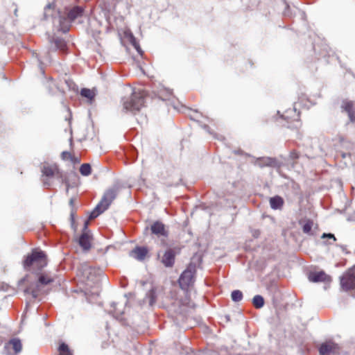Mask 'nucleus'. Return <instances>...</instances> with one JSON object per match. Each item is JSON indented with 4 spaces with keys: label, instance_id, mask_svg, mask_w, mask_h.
Here are the masks:
<instances>
[{
    "label": "nucleus",
    "instance_id": "nucleus-38",
    "mask_svg": "<svg viewBox=\"0 0 355 355\" xmlns=\"http://www.w3.org/2000/svg\"><path fill=\"white\" fill-rule=\"evenodd\" d=\"M73 199H71V200H70V204H71V205H72V204H73Z\"/></svg>",
    "mask_w": 355,
    "mask_h": 355
},
{
    "label": "nucleus",
    "instance_id": "nucleus-4",
    "mask_svg": "<svg viewBox=\"0 0 355 355\" xmlns=\"http://www.w3.org/2000/svg\"><path fill=\"white\" fill-rule=\"evenodd\" d=\"M42 182L46 187L51 186V183L49 180L50 178L56 176L60 179L62 183H65L67 185V191H68L69 184L66 180L63 178L62 172L60 171L58 166L55 164L44 163L42 167Z\"/></svg>",
    "mask_w": 355,
    "mask_h": 355
},
{
    "label": "nucleus",
    "instance_id": "nucleus-7",
    "mask_svg": "<svg viewBox=\"0 0 355 355\" xmlns=\"http://www.w3.org/2000/svg\"><path fill=\"white\" fill-rule=\"evenodd\" d=\"M340 284L345 290L355 288V266L341 277Z\"/></svg>",
    "mask_w": 355,
    "mask_h": 355
},
{
    "label": "nucleus",
    "instance_id": "nucleus-31",
    "mask_svg": "<svg viewBox=\"0 0 355 355\" xmlns=\"http://www.w3.org/2000/svg\"><path fill=\"white\" fill-rule=\"evenodd\" d=\"M322 238H324V237H329V238H330V239H333V240H334V241H336V238H335L334 235V234H325V233H324V234H323V235H322Z\"/></svg>",
    "mask_w": 355,
    "mask_h": 355
},
{
    "label": "nucleus",
    "instance_id": "nucleus-3",
    "mask_svg": "<svg viewBox=\"0 0 355 355\" xmlns=\"http://www.w3.org/2000/svg\"><path fill=\"white\" fill-rule=\"evenodd\" d=\"M144 92L134 91L132 95L123 102V108L126 112L135 114L144 106Z\"/></svg>",
    "mask_w": 355,
    "mask_h": 355
},
{
    "label": "nucleus",
    "instance_id": "nucleus-26",
    "mask_svg": "<svg viewBox=\"0 0 355 355\" xmlns=\"http://www.w3.org/2000/svg\"><path fill=\"white\" fill-rule=\"evenodd\" d=\"M80 173L84 175L87 176L91 173V166L89 164H83L80 168Z\"/></svg>",
    "mask_w": 355,
    "mask_h": 355
},
{
    "label": "nucleus",
    "instance_id": "nucleus-8",
    "mask_svg": "<svg viewBox=\"0 0 355 355\" xmlns=\"http://www.w3.org/2000/svg\"><path fill=\"white\" fill-rule=\"evenodd\" d=\"M89 220H85L83 227V233L79 238V245L84 250H88L91 248L92 236L87 230Z\"/></svg>",
    "mask_w": 355,
    "mask_h": 355
},
{
    "label": "nucleus",
    "instance_id": "nucleus-1",
    "mask_svg": "<svg viewBox=\"0 0 355 355\" xmlns=\"http://www.w3.org/2000/svg\"><path fill=\"white\" fill-rule=\"evenodd\" d=\"M47 264L45 254L38 250H33L31 254H28L24 261V267L26 270H41Z\"/></svg>",
    "mask_w": 355,
    "mask_h": 355
},
{
    "label": "nucleus",
    "instance_id": "nucleus-2",
    "mask_svg": "<svg viewBox=\"0 0 355 355\" xmlns=\"http://www.w3.org/2000/svg\"><path fill=\"white\" fill-rule=\"evenodd\" d=\"M54 280L53 277L47 273L39 275L37 280L26 288L25 293L31 294L33 298L45 292V288Z\"/></svg>",
    "mask_w": 355,
    "mask_h": 355
},
{
    "label": "nucleus",
    "instance_id": "nucleus-24",
    "mask_svg": "<svg viewBox=\"0 0 355 355\" xmlns=\"http://www.w3.org/2000/svg\"><path fill=\"white\" fill-rule=\"evenodd\" d=\"M80 94L90 101L95 96V92L94 90L86 88L82 89Z\"/></svg>",
    "mask_w": 355,
    "mask_h": 355
},
{
    "label": "nucleus",
    "instance_id": "nucleus-29",
    "mask_svg": "<svg viewBox=\"0 0 355 355\" xmlns=\"http://www.w3.org/2000/svg\"><path fill=\"white\" fill-rule=\"evenodd\" d=\"M312 226L313 222L309 220H306L302 226L303 232L306 234L309 233L312 229Z\"/></svg>",
    "mask_w": 355,
    "mask_h": 355
},
{
    "label": "nucleus",
    "instance_id": "nucleus-14",
    "mask_svg": "<svg viewBox=\"0 0 355 355\" xmlns=\"http://www.w3.org/2000/svg\"><path fill=\"white\" fill-rule=\"evenodd\" d=\"M151 231L153 234H156L157 236H167V232L165 230L164 225L159 222L156 221L151 225Z\"/></svg>",
    "mask_w": 355,
    "mask_h": 355
},
{
    "label": "nucleus",
    "instance_id": "nucleus-10",
    "mask_svg": "<svg viewBox=\"0 0 355 355\" xmlns=\"http://www.w3.org/2000/svg\"><path fill=\"white\" fill-rule=\"evenodd\" d=\"M341 108L343 112H345L347 114L350 121H355V108L352 101L348 100L343 101Z\"/></svg>",
    "mask_w": 355,
    "mask_h": 355
},
{
    "label": "nucleus",
    "instance_id": "nucleus-12",
    "mask_svg": "<svg viewBox=\"0 0 355 355\" xmlns=\"http://www.w3.org/2000/svg\"><path fill=\"white\" fill-rule=\"evenodd\" d=\"M22 345L20 340L18 338H12L11 339L6 345H5V349L8 351L12 349L15 354L19 353L21 351ZM11 352H8V354H10Z\"/></svg>",
    "mask_w": 355,
    "mask_h": 355
},
{
    "label": "nucleus",
    "instance_id": "nucleus-22",
    "mask_svg": "<svg viewBox=\"0 0 355 355\" xmlns=\"http://www.w3.org/2000/svg\"><path fill=\"white\" fill-rule=\"evenodd\" d=\"M172 92L171 89L162 87L158 92V96L163 101H166L168 98V97L171 95Z\"/></svg>",
    "mask_w": 355,
    "mask_h": 355
},
{
    "label": "nucleus",
    "instance_id": "nucleus-21",
    "mask_svg": "<svg viewBox=\"0 0 355 355\" xmlns=\"http://www.w3.org/2000/svg\"><path fill=\"white\" fill-rule=\"evenodd\" d=\"M112 306L114 308L113 314L114 317L116 318H120V317L124 313V307L123 305H119L116 303H112Z\"/></svg>",
    "mask_w": 355,
    "mask_h": 355
},
{
    "label": "nucleus",
    "instance_id": "nucleus-5",
    "mask_svg": "<svg viewBox=\"0 0 355 355\" xmlns=\"http://www.w3.org/2000/svg\"><path fill=\"white\" fill-rule=\"evenodd\" d=\"M116 192L114 189L107 190L103 195L101 202L96 206L94 209L90 213L89 219L92 220L98 217L104 212L110 205L112 200L115 198Z\"/></svg>",
    "mask_w": 355,
    "mask_h": 355
},
{
    "label": "nucleus",
    "instance_id": "nucleus-6",
    "mask_svg": "<svg viewBox=\"0 0 355 355\" xmlns=\"http://www.w3.org/2000/svg\"><path fill=\"white\" fill-rule=\"evenodd\" d=\"M196 266L191 263L182 273L179 279V284L182 289H187L193 284Z\"/></svg>",
    "mask_w": 355,
    "mask_h": 355
},
{
    "label": "nucleus",
    "instance_id": "nucleus-37",
    "mask_svg": "<svg viewBox=\"0 0 355 355\" xmlns=\"http://www.w3.org/2000/svg\"><path fill=\"white\" fill-rule=\"evenodd\" d=\"M347 155V154H346V153H342V157L343 158H345Z\"/></svg>",
    "mask_w": 355,
    "mask_h": 355
},
{
    "label": "nucleus",
    "instance_id": "nucleus-9",
    "mask_svg": "<svg viewBox=\"0 0 355 355\" xmlns=\"http://www.w3.org/2000/svg\"><path fill=\"white\" fill-rule=\"evenodd\" d=\"M309 279L310 282H330L331 280L330 276L327 275L323 271L311 272L309 274Z\"/></svg>",
    "mask_w": 355,
    "mask_h": 355
},
{
    "label": "nucleus",
    "instance_id": "nucleus-30",
    "mask_svg": "<svg viewBox=\"0 0 355 355\" xmlns=\"http://www.w3.org/2000/svg\"><path fill=\"white\" fill-rule=\"evenodd\" d=\"M191 119H193V120H196V121H198L199 114L197 112H193V114L191 115Z\"/></svg>",
    "mask_w": 355,
    "mask_h": 355
},
{
    "label": "nucleus",
    "instance_id": "nucleus-18",
    "mask_svg": "<svg viewBox=\"0 0 355 355\" xmlns=\"http://www.w3.org/2000/svg\"><path fill=\"white\" fill-rule=\"evenodd\" d=\"M257 164L260 167L263 166H276V161L270 157H263L258 159Z\"/></svg>",
    "mask_w": 355,
    "mask_h": 355
},
{
    "label": "nucleus",
    "instance_id": "nucleus-34",
    "mask_svg": "<svg viewBox=\"0 0 355 355\" xmlns=\"http://www.w3.org/2000/svg\"><path fill=\"white\" fill-rule=\"evenodd\" d=\"M290 156L292 159L298 158V154L296 152H291Z\"/></svg>",
    "mask_w": 355,
    "mask_h": 355
},
{
    "label": "nucleus",
    "instance_id": "nucleus-13",
    "mask_svg": "<svg viewBox=\"0 0 355 355\" xmlns=\"http://www.w3.org/2000/svg\"><path fill=\"white\" fill-rule=\"evenodd\" d=\"M338 348L337 345L331 342L324 343L321 345L319 352L320 355H331Z\"/></svg>",
    "mask_w": 355,
    "mask_h": 355
},
{
    "label": "nucleus",
    "instance_id": "nucleus-20",
    "mask_svg": "<svg viewBox=\"0 0 355 355\" xmlns=\"http://www.w3.org/2000/svg\"><path fill=\"white\" fill-rule=\"evenodd\" d=\"M284 203L283 199L279 196H275L270 199V205L272 209H280Z\"/></svg>",
    "mask_w": 355,
    "mask_h": 355
},
{
    "label": "nucleus",
    "instance_id": "nucleus-16",
    "mask_svg": "<svg viewBox=\"0 0 355 355\" xmlns=\"http://www.w3.org/2000/svg\"><path fill=\"white\" fill-rule=\"evenodd\" d=\"M83 11L84 10L82 7L75 6L69 11L67 14L68 18L70 19V21H73L76 19H78L83 16Z\"/></svg>",
    "mask_w": 355,
    "mask_h": 355
},
{
    "label": "nucleus",
    "instance_id": "nucleus-23",
    "mask_svg": "<svg viewBox=\"0 0 355 355\" xmlns=\"http://www.w3.org/2000/svg\"><path fill=\"white\" fill-rule=\"evenodd\" d=\"M252 303L257 309H260L263 307L264 304L263 297L259 295H257L253 297Z\"/></svg>",
    "mask_w": 355,
    "mask_h": 355
},
{
    "label": "nucleus",
    "instance_id": "nucleus-28",
    "mask_svg": "<svg viewBox=\"0 0 355 355\" xmlns=\"http://www.w3.org/2000/svg\"><path fill=\"white\" fill-rule=\"evenodd\" d=\"M146 297L149 300V304L153 306L156 300L155 291L152 288L146 295Z\"/></svg>",
    "mask_w": 355,
    "mask_h": 355
},
{
    "label": "nucleus",
    "instance_id": "nucleus-11",
    "mask_svg": "<svg viewBox=\"0 0 355 355\" xmlns=\"http://www.w3.org/2000/svg\"><path fill=\"white\" fill-rule=\"evenodd\" d=\"M175 254L173 250L168 249L165 251L161 258V262L165 267H172L175 262Z\"/></svg>",
    "mask_w": 355,
    "mask_h": 355
},
{
    "label": "nucleus",
    "instance_id": "nucleus-17",
    "mask_svg": "<svg viewBox=\"0 0 355 355\" xmlns=\"http://www.w3.org/2000/svg\"><path fill=\"white\" fill-rule=\"evenodd\" d=\"M58 20L60 26V30L63 33L67 32L69 29L70 23L72 22V21H70L68 17L66 18L63 16H59Z\"/></svg>",
    "mask_w": 355,
    "mask_h": 355
},
{
    "label": "nucleus",
    "instance_id": "nucleus-36",
    "mask_svg": "<svg viewBox=\"0 0 355 355\" xmlns=\"http://www.w3.org/2000/svg\"><path fill=\"white\" fill-rule=\"evenodd\" d=\"M202 128H203L204 129L207 130L208 132H209V130H208L209 128H208V126H207V125H204L202 126Z\"/></svg>",
    "mask_w": 355,
    "mask_h": 355
},
{
    "label": "nucleus",
    "instance_id": "nucleus-27",
    "mask_svg": "<svg viewBox=\"0 0 355 355\" xmlns=\"http://www.w3.org/2000/svg\"><path fill=\"white\" fill-rule=\"evenodd\" d=\"M231 297L234 302H239L243 298V293L239 290L233 291L231 294Z\"/></svg>",
    "mask_w": 355,
    "mask_h": 355
},
{
    "label": "nucleus",
    "instance_id": "nucleus-33",
    "mask_svg": "<svg viewBox=\"0 0 355 355\" xmlns=\"http://www.w3.org/2000/svg\"><path fill=\"white\" fill-rule=\"evenodd\" d=\"M288 9H289V6L288 5H286V9L284 11V16H291L289 12H288Z\"/></svg>",
    "mask_w": 355,
    "mask_h": 355
},
{
    "label": "nucleus",
    "instance_id": "nucleus-15",
    "mask_svg": "<svg viewBox=\"0 0 355 355\" xmlns=\"http://www.w3.org/2000/svg\"><path fill=\"white\" fill-rule=\"evenodd\" d=\"M148 251L145 248L137 247L130 252V256L135 259L142 261L144 259Z\"/></svg>",
    "mask_w": 355,
    "mask_h": 355
},
{
    "label": "nucleus",
    "instance_id": "nucleus-35",
    "mask_svg": "<svg viewBox=\"0 0 355 355\" xmlns=\"http://www.w3.org/2000/svg\"><path fill=\"white\" fill-rule=\"evenodd\" d=\"M52 6H52V4L49 3V4H48V5L45 7V9H44V11H45L44 15H45V16H46L47 10H49L51 9Z\"/></svg>",
    "mask_w": 355,
    "mask_h": 355
},
{
    "label": "nucleus",
    "instance_id": "nucleus-19",
    "mask_svg": "<svg viewBox=\"0 0 355 355\" xmlns=\"http://www.w3.org/2000/svg\"><path fill=\"white\" fill-rule=\"evenodd\" d=\"M125 37L128 40V41L135 47V49L137 50V51L139 53L141 54L142 51H141L139 44L136 41V39L134 37V35L130 32L126 31V32H125Z\"/></svg>",
    "mask_w": 355,
    "mask_h": 355
},
{
    "label": "nucleus",
    "instance_id": "nucleus-32",
    "mask_svg": "<svg viewBox=\"0 0 355 355\" xmlns=\"http://www.w3.org/2000/svg\"><path fill=\"white\" fill-rule=\"evenodd\" d=\"M62 155L63 159H68L71 157L70 153L68 152H63Z\"/></svg>",
    "mask_w": 355,
    "mask_h": 355
},
{
    "label": "nucleus",
    "instance_id": "nucleus-39",
    "mask_svg": "<svg viewBox=\"0 0 355 355\" xmlns=\"http://www.w3.org/2000/svg\"><path fill=\"white\" fill-rule=\"evenodd\" d=\"M92 270H93L90 268V269H89V274H91Z\"/></svg>",
    "mask_w": 355,
    "mask_h": 355
},
{
    "label": "nucleus",
    "instance_id": "nucleus-25",
    "mask_svg": "<svg viewBox=\"0 0 355 355\" xmlns=\"http://www.w3.org/2000/svg\"><path fill=\"white\" fill-rule=\"evenodd\" d=\"M59 355H72L68 346L65 343H62L58 347Z\"/></svg>",
    "mask_w": 355,
    "mask_h": 355
}]
</instances>
